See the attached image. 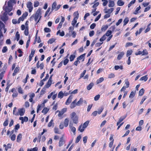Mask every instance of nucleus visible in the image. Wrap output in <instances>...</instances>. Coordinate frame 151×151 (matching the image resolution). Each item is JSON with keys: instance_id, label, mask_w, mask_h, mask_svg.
<instances>
[{"instance_id": "4be33fe9", "label": "nucleus", "mask_w": 151, "mask_h": 151, "mask_svg": "<svg viewBox=\"0 0 151 151\" xmlns=\"http://www.w3.org/2000/svg\"><path fill=\"white\" fill-rule=\"evenodd\" d=\"M124 2L122 0H119L117 1V4L119 6H122L124 5Z\"/></svg>"}, {"instance_id": "9b49d317", "label": "nucleus", "mask_w": 151, "mask_h": 151, "mask_svg": "<svg viewBox=\"0 0 151 151\" xmlns=\"http://www.w3.org/2000/svg\"><path fill=\"white\" fill-rule=\"evenodd\" d=\"M65 143V141L63 138V136L60 138L59 142V146L60 147L63 146Z\"/></svg>"}, {"instance_id": "4d7b16f0", "label": "nucleus", "mask_w": 151, "mask_h": 151, "mask_svg": "<svg viewBox=\"0 0 151 151\" xmlns=\"http://www.w3.org/2000/svg\"><path fill=\"white\" fill-rule=\"evenodd\" d=\"M147 99V96H144L142 98V99L140 103V104L141 105L142 104L144 101L145 100V99Z\"/></svg>"}, {"instance_id": "c756f323", "label": "nucleus", "mask_w": 151, "mask_h": 151, "mask_svg": "<svg viewBox=\"0 0 151 151\" xmlns=\"http://www.w3.org/2000/svg\"><path fill=\"white\" fill-rule=\"evenodd\" d=\"M148 79V77L147 75H145L143 76L140 79V81H146Z\"/></svg>"}, {"instance_id": "b1692460", "label": "nucleus", "mask_w": 151, "mask_h": 151, "mask_svg": "<svg viewBox=\"0 0 151 151\" xmlns=\"http://www.w3.org/2000/svg\"><path fill=\"white\" fill-rule=\"evenodd\" d=\"M49 109H48L47 107H44L42 111V112L44 114H46L49 111Z\"/></svg>"}, {"instance_id": "bf43d9fd", "label": "nucleus", "mask_w": 151, "mask_h": 151, "mask_svg": "<svg viewBox=\"0 0 151 151\" xmlns=\"http://www.w3.org/2000/svg\"><path fill=\"white\" fill-rule=\"evenodd\" d=\"M133 44L132 42H127L125 44V47H127L133 45Z\"/></svg>"}, {"instance_id": "338daca9", "label": "nucleus", "mask_w": 151, "mask_h": 151, "mask_svg": "<svg viewBox=\"0 0 151 151\" xmlns=\"http://www.w3.org/2000/svg\"><path fill=\"white\" fill-rule=\"evenodd\" d=\"M8 119H6L3 124V126L4 127H6L8 125Z\"/></svg>"}, {"instance_id": "423d86ee", "label": "nucleus", "mask_w": 151, "mask_h": 151, "mask_svg": "<svg viewBox=\"0 0 151 151\" xmlns=\"http://www.w3.org/2000/svg\"><path fill=\"white\" fill-rule=\"evenodd\" d=\"M5 27V25L1 21H0V38L1 37L3 36L2 33L1 31V29L3 28L4 33H5L6 31V29Z\"/></svg>"}, {"instance_id": "5701e85b", "label": "nucleus", "mask_w": 151, "mask_h": 151, "mask_svg": "<svg viewBox=\"0 0 151 151\" xmlns=\"http://www.w3.org/2000/svg\"><path fill=\"white\" fill-rule=\"evenodd\" d=\"M69 122V120L68 118H66L65 119L64 122V125L65 127H67L68 126Z\"/></svg>"}, {"instance_id": "3c124183", "label": "nucleus", "mask_w": 151, "mask_h": 151, "mask_svg": "<svg viewBox=\"0 0 151 151\" xmlns=\"http://www.w3.org/2000/svg\"><path fill=\"white\" fill-rule=\"evenodd\" d=\"M136 1V0H133L128 5V7L129 8L132 4H134Z\"/></svg>"}, {"instance_id": "774afa93", "label": "nucleus", "mask_w": 151, "mask_h": 151, "mask_svg": "<svg viewBox=\"0 0 151 151\" xmlns=\"http://www.w3.org/2000/svg\"><path fill=\"white\" fill-rule=\"evenodd\" d=\"M19 66H17L15 68V69L14 70V71L15 73H17L19 71Z\"/></svg>"}, {"instance_id": "e2e57ef3", "label": "nucleus", "mask_w": 151, "mask_h": 151, "mask_svg": "<svg viewBox=\"0 0 151 151\" xmlns=\"http://www.w3.org/2000/svg\"><path fill=\"white\" fill-rule=\"evenodd\" d=\"M58 103H57L55 105H54L52 108V109L53 110H54L55 111L58 108Z\"/></svg>"}, {"instance_id": "20e7f679", "label": "nucleus", "mask_w": 151, "mask_h": 151, "mask_svg": "<svg viewBox=\"0 0 151 151\" xmlns=\"http://www.w3.org/2000/svg\"><path fill=\"white\" fill-rule=\"evenodd\" d=\"M71 119L72 120L73 122L75 124H77L78 122V118L75 112H73L70 114Z\"/></svg>"}, {"instance_id": "1a4fd4ad", "label": "nucleus", "mask_w": 151, "mask_h": 151, "mask_svg": "<svg viewBox=\"0 0 151 151\" xmlns=\"http://www.w3.org/2000/svg\"><path fill=\"white\" fill-rule=\"evenodd\" d=\"M74 14H75L76 15V14L77 16L73 19V20L72 21V24L73 26H74L76 23L77 22V19L78 18L79 15L77 11L74 12Z\"/></svg>"}, {"instance_id": "052dcab7", "label": "nucleus", "mask_w": 151, "mask_h": 151, "mask_svg": "<svg viewBox=\"0 0 151 151\" xmlns=\"http://www.w3.org/2000/svg\"><path fill=\"white\" fill-rule=\"evenodd\" d=\"M86 70H84L83 71V72L80 75V78H81L84 76L86 73Z\"/></svg>"}, {"instance_id": "6ab92c4d", "label": "nucleus", "mask_w": 151, "mask_h": 151, "mask_svg": "<svg viewBox=\"0 0 151 151\" xmlns=\"http://www.w3.org/2000/svg\"><path fill=\"white\" fill-rule=\"evenodd\" d=\"M72 96H70L67 99L66 102H65V104L66 105L69 104L72 101Z\"/></svg>"}, {"instance_id": "6e6552de", "label": "nucleus", "mask_w": 151, "mask_h": 151, "mask_svg": "<svg viewBox=\"0 0 151 151\" xmlns=\"http://www.w3.org/2000/svg\"><path fill=\"white\" fill-rule=\"evenodd\" d=\"M27 7L29 9V12H31L33 9L32 3L31 1H28L27 4Z\"/></svg>"}, {"instance_id": "8fccbe9b", "label": "nucleus", "mask_w": 151, "mask_h": 151, "mask_svg": "<svg viewBox=\"0 0 151 151\" xmlns=\"http://www.w3.org/2000/svg\"><path fill=\"white\" fill-rule=\"evenodd\" d=\"M106 36L105 35H104L100 39L99 41L100 42H103L106 39Z\"/></svg>"}, {"instance_id": "bb28decb", "label": "nucleus", "mask_w": 151, "mask_h": 151, "mask_svg": "<svg viewBox=\"0 0 151 151\" xmlns=\"http://www.w3.org/2000/svg\"><path fill=\"white\" fill-rule=\"evenodd\" d=\"M83 101V99L82 98H81L77 102V106H80L81 104Z\"/></svg>"}, {"instance_id": "f03ea898", "label": "nucleus", "mask_w": 151, "mask_h": 151, "mask_svg": "<svg viewBox=\"0 0 151 151\" xmlns=\"http://www.w3.org/2000/svg\"><path fill=\"white\" fill-rule=\"evenodd\" d=\"M15 4L16 1L15 0H10L8 1L7 6L3 7V9L6 12L8 13L10 12L12 10L13 8L12 4Z\"/></svg>"}, {"instance_id": "6e6d98bb", "label": "nucleus", "mask_w": 151, "mask_h": 151, "mask_svg": "<svg viewBox=\"0 0 151 151\" xmlns=\"http://www.w3.org/2000/svg\"><path fill=\"white\" fill-rule=\"evenodd\" d=\"M29 77V76L28 74H27L26 76V77L25 79H24L23 81V82H24V83H26L27 82V79Z\"/></svg>"}, {"instance_id": "2eb2a0df", "label": "nucleus", "mask_w": 151, "mask_h": 151, "mask_svg": "<svg viewBox=\"0 0 151 151\" xmlns=\"http://www.w3.org/2000/svg\"><path fill=\"white\" fill-rule=\"evenodd\" d=\"M77 99H76L72 102L70 106V108L73 109L76 107V106H77Z\"/></svg>"}, {"instance_id": "cd10ccee", "label": "nucleus", "mask_w": 151, "mask_h": 151, "mask_svg": "<svg viewBox=\"0 0 151 151\" xmlns=\"http://www.w3.org/2000/svg\"><path fill=\"white\" fill-rule=\"evenodd\" d=\"M64 96V94L63 92L62 91H60L58 95V98H60V99H62L63 98Z\"/></svg>"}, {"instance_id": "f8f14e48", "label": "nucleus", "mask_w": 151, "mask_h": 151, "mask_svg": "<svg viewBox=\"0 0 151 151\" xmlns=\"http://www.w3.org/2000/svg\"><path fill=\"white\" fill-rule=\"evenodd\" d=\"M52 75H51L49 79L48 80L47 82L46 83V84L45 85V86L47 88H48L52 84Z\"/></svg>"}, {"instance_id": "5fc2aeb1", "label": "nucleus", "mask_w": 151, "mask_h": 151, "mask_svg": "<svg viewBox=\"0 0 151 151\" xmlns=\"http://www.w3.org/2000/svg\"><path fill=\"white\" fill-rule=\"evenodd\" d=\"M42 107V105H41V104H38L37 107V113H38L39 111L41 109V107Z\"/></svg>"}, {"instance_id": "ddd939ff", "label": "nucleus", "mask_w": 151, "mask_h": 151, "mask_svg": "<svg viewBox=\"0 0 151 151\" xmlns=\"http://www.w3.org/2000/svg\"><path fill=\"white\" fill-rule=\"evenodd\" d=\"M19 119L21 120V123L23 124L24 122H27L28 120V118L27 117L25 116L24 117H20Z\"/></svg>"}, {"instance_id": "de8ad7c7", "label": "nucleus", "mask_w": 151, "mask_h": 151, "mask_svg": "<svg viewBox=\"0 0 151 151\" xmlns=\"http://www.w3.org/2000/svg\"><path fill=\"white\" fill-rule=\"evenodd\" d=\"M18 89L19 93L20 94H22L23 93V91L21 86L19 87Z\"/></svg>"}, {"instance_id": "ea45409f", "label": "nucleus", "mask_w": 151, "mask_h": 151, "mask_svg": "<svg viewBox=\"0 0 151 151\" xmlns=\"http://www.w3.org/2000/svg\"><path fill=\"white\" fill-rule=\"evenodd\" d=\"M129 19L127 18H126L124 19L123 21L124 24L123 26H124L127 24L129 22Z\"/></svg>"}, {"instance_id": "f704fd0d", "label": "nucleus", "mask_w": 151, "mask_h": 151, "mask_svg": "<svg viewBox=\"0 0 151 151\" xmlns=\"http://www.w3.org/2000/svg\"><path fill=\"white\" fill-rule=\"evenodd\" d=\"M59 33L60 34V35L61 36H63L65 35L64 32L63 31L60 32V30H58L57 32V35H58Z\"/></svg>"}, {"instance_id": "79ce46f5", "label": "nucleus", "mask_w": 151, "mask_h": 151, "mask_svg": "<svg viewBox=\"0 0 151 151\" xmlns=\"http://www.w3.org/2000/svg\"><path fill=\"white\" fill-rule=\"evenodd\" d=\"M81 138V136L80 135H79V136H78L76 138L75 143H78V142L80 140V139Z\"/></svg>"}, {"instance_id": "473e14b6", "label": "nucleus", "mask_w": 151, "mask_h": 151, "mask_svg": "<svg viewBox=\"0 0 151 151\" xmlns=\"http://www.w3.org/2000/svg\"><path fill=\"white\" fill-rule=\"evenodd\" d=\"M145 92V90L144 88H142L139 92V96H141L143 95Z\"/></svg>"}, {"instance_id": "7c9ffc66", "label": "nucleus", "mask_w": 151, "mask_h": 151, "mask_svg": "<svg viewBox=\"0 0 151 151\" xmlns=\"http://www.w3.org/2000/svg\"><path fill=\"white\" fill-rule=\"evenodd\" d=\"M133 51L132 50H128L126 54V56L127 57H129V56L132 53Z\"/></svg>"}, {"instance_id": "f257e3e1", "label": "nucleus", "mask_w": 151, "mask_h": 151, "mask_svg": "<svg viewBox=\"0 0 151 151\" xmlns=\"http://www.w3.org/2000/svg\"><path fill=\"white\" fill-rule=\"evenodd\" d=\"M41 12L40 8L38 9L37 11L35 14H33L30 18V21H32L34 18L36 22V24L39 22L41 18Z\"/></svg>"}, {"instance_id": "7ed1b4c3", "label": "nucleus", "mask_w": 151, "mask_h": 151, "mask_svg": "<svg viewBox=\"0 0 151 151\" xmlns=\"http://www.w3.org/2000/svg\"><path fill=\"white\" fill-rule=\"evenodd\" d=\"M17 108L14 107L13 109V114L15 116H18L19 115L20 116L24 115L25 112V110L24 108L19 109L18 110V111H16Z\"/></svg>"}, {"instance_id": "4468645a", "label": "nucleus", "mask_w": 151, "mask_h": 151, "mask_svg": "<svg viewBox=\"0 0 151 151\" xmlns=\"http://www.w3.org/2000/svg\"><path fill=\"white\" fill-rule=\"evenodd\" d=\"M117 52L118 53H119V54L117 56V60H119L121 59L123 57L124 55V53L123 52H119V51H118Z\"/></svg>"}, {"instance_id": "0eeeda50", "label": "nucleus", "mask_w": 151, "mask_h": 151, "mask_svg": "<svg viewBox=\"0 0 151 151\" xmlns=\"http://www.w3.org/2000/svg\"><path fill=\"white\" fill-rule=\"evenodd\" d=\"M7 12L5 11L2 15H1V19L4 22L6 21L8 19V17L7 16Z\"/></svg>"}, {"instance_id": "4c0bfd02", "label": "nucleus", "mask_w": 151, "mask_h": 151, "mask_svg": "<svg viewBox=\"0 0 151 151\" xmlns=\"http://www.w3.org/2000/svg\"><path fill=\"white\" fill-rule=\"evenodd\" d=\"M114 10V8H111L109 9L107 11L105 12V13H108L110 14Z\"/></svg>"}, {"instance_id": "39448f33", "label": "nucleus", "mask_w": 151, "mask_h": 151, "mask_svg": "<svg viewBox=\"0 0 151 151\" xmlns=\"http://www.w3.org/2000/svg\"><path fill=\"white\" fill-rule=\"evenodd\" d=\"M89 122V121H87L84 123L83 126L81 124L78 127V130L81 132H83L85 128L87 127Z\"/></svg>"}, {"instance_id": "37998d69", "label": "nucleus", "mask_w": 151, "mask_h": 151, "mask_svg": "<svg viewBox=\"0 0 151 151\" xmlns=\"http://www.w3.org/2000/svg\"><path fill=\"white\" fill-rule=\"evenodd\" d=\"M115 76L114 74V73H111L108 75V78H114Z\"/></svg>"}, {"instance_id": "9d476101", "label": "nucleus", "mask_w": 151, "mask_h": 151, "mask_svg": "<svg viewBox=\"0 0 151 151\" xmlns=\"http://www.w3.org/2000/svg\"><path fill=\"white\" fill-rule=\"evenodd\" d=\"M67 111L66 108H64L62 109L61 111L59 110H57L56 113L59 112V114H58V116L59 117H61L62 115Z\"/></svg>"}, {"instance_id": "aec40b11", "label": "nucleus", "mask_w": 151, "mask_h": 151, "mask_svg": "<svg viewBox=\"0 0 151 151\" xmlns=\"http://www.w3.org/2000/svg\"><path fill=\"white\" fill-rule=\"evenodd\" d=\"M11 144L9 143L7 145H6L5 144H4L3 145L4 147H5V150L6 151H7L9 149L11 148Z\"/></svg>"}, {"instance_id": "72a5a7b5", "label": "nucleus", "mask_w": 151, "mask_h": 151, "mask_svg": "<svg viewBox=\"0 0 151 151\" xmlns=\"http://www.w3.org/2000/svg\"><path fill=\"white\" fill-rule=\"evenodd\" d=\"M151 24V23H149L147 26V28L146 29L145 31V33H147L150 31V26Z\"/></svg>"}, {"instance_id": "603ef678", "label": "nucleus", "mask_w": 151, "mask_h": 151, "mask_svg": "<svg viewBox=\"0 0 151 151\" xmlns=\"http://www.w3.org/2000/svg\"><path fill=\"white\" fill-rule=\"evenodd\" d=\"M39 4V1H36L34 2V6L35 7H36L38 6Z\"/></svg>"}, {"instance_id": "2f4dec72", "label": "nucleus", "mask_w": 151, "mask_h": 151, "mask_svg": "<svg viewBox=\"0 0 151 151\" xmlns=\"http://www.w3.org/2000/svg\"><path fill=\"white\" fill-rule=\"evenodd\" d=\"M114 5V3L113 1H110L109 2V4L108 6L109 7H113Z\"/></svg>"}, {"instance_id": "412c9836", "label": "nucleus", "mask_w": 151, "mask_h": 151, "mask_svg": "<svg viewBox=\"0 0 151 151\" xmlns=\"http://www.w3.org/2000/svg\"><path fill=\"white\" fill-rule=\"evenodd\" d=\"M126 116H124L123 117H120L119 120V121L117 122V125H118L120 123L122 122L126 118Z\"/></svg>"}, {"instance_id": "864d4df0", "label": "nucleus", "mask_w": 151, "mask_h": 151, "mask_svg": "<svg viewBox=\"0 0 151 151\" xmlns=\"http://www.w3.org/2000/svg\"><path fill=\"white\" fill-rule=\"evenodd\" d=\"M141 9V7L140 6H139L137 7L136 9L135 12H134V14H136L138 13V12L140 9Z\"/></svg>"}, {"instance_id": "680f3d73", "label": "nucleus", "mask_w": 151, "mask_h": 151, "mask_svg": "<svg viewBox=\"0 0 151 151\" xmlns=\"http://www.w3.org/2000/svg\"><path fill=\"white\" fill-rule=\"evenodd\" d=\"M135 93L133 91H132L129 96L130 98H133L135 96Z\"/></svg>"}, {"instance_id": "c9c22d12", "label": "nucleus", "mask_w": 151, "mask_h": 151, "mask_svg": "<svg viewBox=\"0 0 151 151\" xmlns=\"http://www.w3.org/2000/svg\"><path fill=\"white\" fill-rule=\"evenodd\" d=\"M148 54V52L146 49H145L142 52V55H146Z\"/></svg>"}, {"instance_id": "49530a36", "label": "nucleus", "mask_w": 151, "mask_h": 151, "mask_svg": "<svg viewBox=\"0 0 151 151\" xmlns=\"http://www.w3.org/2000/svg\"><path fill=\"white\" fill-rule=\"evenodd\" d=\"M44 31L46 33L50 32H51V30L49 28L47 27L44 28Z\"/></svg>"}, {"instance_id": "c85d7f7f", "label": "nucleus", "mask_w": 151, "mask_h": 151, "mask_svg": "<svg viewBox=\"0 0 151 151\" xmlns=\"http://www.w3.org/2000/svg\"><path fill=\"white\" fill-rule=\"evenodd\" d=\"M56 39L54 38H52L49 40L47 41V43L48 44H52L53 43Z\"/></svg>"}, {"instance_id": "393cba45", "label": "nucleus", "mask_w": 151, "mask_h": 151, "mask_svg": "<svg viewBox=\"0 0 151 151\" xmlns=\"http://www.w3.org/2000/svg\"><path fill=\"white\" fill-rule=\"evenodd\" d=\"M94 85V83L92 82L90 83L89 85L87 86V89L88 90H90L92 88Z\"/></svg>"}, {"instance_id": "0e129e2a", "label": "nucleus", "mask_w": 151, "mask_h": 151, "mask_svg": "<svg viewBox=\"0 0 151 151\" xmlns=\"http://www.w3.org/2000/svg\"><path fill=\"white\" fill-rule=\"evenodd\" d=\"M20 128V125L19 124H17L15 126L14 129L16 132V130H18Z\"/></svg>"}, {"instance_id": "13d9d810", "label": "nucleus", "mask_w": 151, "mask_h": 151, "mask_svg": "<svg viewBox=\"0 0 151 151\" xmlns=\"http://www.w3.org/2000/svg\"><path fill=\"white\" fill-rule=\"evenodd\" d=\"M111 34V31L110 30H108L105 35L106 36H110Z\"/></svg>"}, {"instance_id": "69168bd1", "label": "nucleus", "mask_w": 151, "mask_h": 151, "mask_svg": "<svg viewBox=\"0 0 151 151\" xmlns=\"http://www.w3.org/2000/svg\"><path fill=\"white\" fill-rule=\"evenodd\" d=\"M7 50L6 46H4L2 49V52L3 53H5L7 51Z\"/></svg>"}, {"instance_id": "a18cd8bd", "label": "nucleus", "mask_w": 151, "mask_h": 151, "mask_svg": "<svg viewBox=\"0 0 151 151\" xmlns=\"http://www.w3.org/2000/svg\"><path fill=\"white\" fill-rule=\"evenodd\" d=\"M108 28V26L106 25L102 27L101 28V30L102 31H105Z\"/></svg>"}, {"instance_id": "dca6fc26", "label": "nucleus", "mask_w": 151, "mask_h": 151, "mask_svg": "<svg viewBox=\"0 0 151 151\" xmlns=\"http://www.w3.org/2000/svg\"><path fill=\"white\" fill-rule=\"evenodd\" d=\"M57 3L56 1L54 2L52 6L50 14L54 10L55 11L56 8Z\"/></svg>"}, {"instance_id": "a19ab883", "label": "nucleus", "mask_w": 151, "mask_h": 151, "mask_svg": "<svg viewBox=\"0 0 151 151\" xmlns=\"http://www.w3.org/2000/svg\"><path fill=\"white\" fill-rule=\"evenodd\" d=\"M104 80V78L103 77L100 78L99 79H98L96 81L97 84H99L102 82Z\"/></svg>"}, {"instance_id": "09e8293b", "label": "nucleus", "mask_w": 151, "mask_h": 151, "mask_svg": "<svg viewBox=\"0 0 151 151\" xmlns=\"http://www.w3.org/2000/svg\"><path fill=\"white\" fill-rule=\"evenodd\" d=\"M29 33L28 28L26 27L24 31V35L26 36H27L28 35Z\"/></svg>"}, {"instance_id": "f3484780", "label": "nucleus", "mask_w": 151, "mask_h": 151, "mask_svg": "<svg viewBox=\"0 0 151 151\" xmlns=\"http://www.w3.org/2000/svg\"><path fill=\"white\" fill-rule=\"evenodd\" d=\"M69 127L71 131L73 132V133L75 134L76 133V128L75 127L73 126V124L70 123L69 124Z\"/></svg>"}, {"instance_id": "a211bd4d", "label": "nucleus", "mask_w": 151, "mask_h": 151, "mask_svg": "<svg viewBox=\"0 0 151 151\" xmlns=\"http://www.w3.org/2000/svg\"><path fill=\"white\" fill-rule=\"evenodd\" d=\"M85 53H84L83 54L80 55V56H79L77 58V60L79 61V60H81L83 59L82 61H83L85 58Z\"/></svg>"}, {"instance_id": "e433bc0d", "label": "nucleus", "mask_w": 151, "mask_h": 151, "mask_svg": "<svg viewBox=\"0 0 151 151\" xmlns=\"http://www.w3.org/2000/svg\"><path fill=\"white\" fill-rule=\"evenodd\" d=\"M53 120L52 119L50 122L48 123L47 125V126L48 127H50L52 126V125L54 126V123H53Z\"/></svg>"}, {"instance_id": "a878e982", "label": "nucleus", "mask_w": 151, "mask_h": 151, "mask_svg": "<svg viewBox=\"0 0 151 151\" xmlns=\"http://www.w3.org/2000/svg\"><path fill=\"white\" fill-rule=\"evenodd\" d=\"M22 134H20V133L19 134H18V136H17V142H20L22 139Z\"/></svg>"}, {"instance_id": "c03bdc74", "label": "nucleus", "mask_w": 151, "mask_h": 151, "mask_svg": "<svg viewBox=\"0 0 151 151\" xmlns=\"http://www.w3.org/2000/svg\"><path fill=\"white\" fill-rule=\"evenodd\" d=\"M15 36L16 38L17 41H18L19 40L20 38V35L19 34L18 32L17 31L16 32Z\"/></svg>"}, {"instance_id": "58836bf2", "label": "nucleus", "mask_w": 151, "mask_h": 151, "mask_svg": "<svg viewBox=\"0 0 151 151\" xmlns=\"http://www.w3.org/2000/svg\"><path fill=\"white\" fill-rule=\"evenodd\" d=\"M76 57V56L74 55H71L70 57V61L72 62L73 60Z\"/></svg>"}]
</instances>
